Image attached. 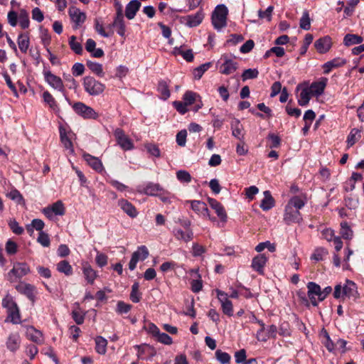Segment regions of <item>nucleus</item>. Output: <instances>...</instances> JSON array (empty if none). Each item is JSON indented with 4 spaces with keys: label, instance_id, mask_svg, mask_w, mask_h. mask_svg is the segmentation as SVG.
I'll use <instances>...</instances> for the list:
<instances>
[{
    "label": "nucleus",
    "instance_id": "59",
    "mask_svg": "<svg viewBox=\"0 0 364 364\" xmlns=\"http://www.w3.org/2000/svg\"><path fill=\"white\" fill-rule=\"evenodd\" d=\"M133 254L137 255V257H139V260L144 261L149 256V250L146 246L141 245V246L139 247L137 250L134 252Z\"/></svg>",
    "mask_w": 364,
    "mask_h": 364
},
{
    "label": "nucleus",
    "instance_id": "29",
    "mask_svg": "<svg viewBox=\"0 0 364 364\" xmlns=\"http://www.w3.org/2000/svg\"><path fill=\"white\" fill-rule=\"evenodd\" d=\"M59 132L60 141L64 147L67 149H69L71 152H73V143L68 136L66 129L63 127H60Z\"/></svg>",
    "mask_w": 364,
    "mask_h": 364
},
{
    "label": "nucleus",
    "instance_id": "13",
    "mask_svg": "<svg viewBox=\"0 0 364 364\" xmlns=\"http://www.w3.org/2000/svg\"><path fill=\"white\" fill-rule=\"evenodd\" d=\"M332 45L331 38L328 36H326L316 40L314 43V46L317 51L320 53H326L328 52Z\"/></svg>",
    "mask_w": 364,
    "mask_h": 364
},
{
    "label": "nucleus",
    "instance_id": "4",
    "mask_svg": "<svg viewBox=\"0 0 364 364\" xmlns=\"http://www.w3.org/2000/svg\"><path fill=\"white\" fill-rule=\"evenodd\" d=\"M73 109L77 114L83 117L84 119H96L99 116L98 114L91 107H89L81 102L74 103L73 105Z\"/></svg>",
    "mask_w": 364,
    "mask_h": 364
},
{
    "label": "nucleus",
    "instance_id": "8",
    "mask_svg": "<svg viewBox=\"0 0 364 364\" xmlns=\"http://www.w3.org/2000/svg\"><path fill=\"white\" fill-rule=\"evenodd\" d=\"M217 296L220 302L221 303L223 312L229 316H232L233 308L232 302L228 299V294L224 291L216 289Z\"/></svg>",
    "mask_w": 364,
    "mask_h": 364
},
{
    "label": "nucleus",
    "instance_id": "47",
    "mask_svg": "<svg viewBox=\"0 0 364 364\" xmlns=\"http://www.w3.org/2000/svg\"><path fill=\"white\" fill-rule=\"evenodd\" d=\"M19 24L23 29L28 28L30 21L28 14L25 9H21L18 16Z\"/></svg>",
    "mask_w": 364,
    "mask_h": 364
},
{
    "label": "nucleus",
    "instance_id": "17",
    "mask_svg": "<svg viewBox=\"0 0 364 364\" xmlns=\"http://www.w3.org/2000/svg\"><path fill=\"white\" fill-rule=\"evenodd\" d=\"M307 289H308V296L309 297V299L311 300V302L313 306H318V301H316L315 296H317L318 294L321 290V287L313 282H309L307 284Z\"/></svg>",
    "mask_w": 364,
    "mask_h": 364
},
{
    "label": "nucleus",
    "instance_id": "22",
    "mask_svg": "<svg viewBox=\"0 0 364 364\" xmlns=\"http://www.w3.org/2000/svg\"><path fill=\"white\" fill-rule=\"evenodd\" d=\"M21 339L18 333H11L6 341V348L11 352H16L20 347Z\"/></svg>",
    "mask_w": 364,
    "mask_h": 364
},
{
    "label": "nucleus",
    "instance_id": "34",
    "mask_svg": "<svg viewBox=\"0 0 364 364\" xmlns=\"http://www.w3.org/2000/svg\"><path fill=\"white\" fill-rule=\"evenodd\" d=\"M363 41V38L358 35L346 34L343 38V43L346 46H350L355 44H360Z\"/></svg>",
    "mask_w": 364,
    "mask_h": 364
},
{
    "label": "nucleus",
    "instance_id": "52",
    "mask_svg": "<svg viewBox=\"0 0 364 364\" xmlns=\"http://www.w3.org/2000/svg\"><path fill=\"white\" fill-rule=\"evenodd\" d=\"M69 45L70 48L76 53L81 54L82 53V46L80 43L76 41V37L72 36L69 39Z\"/></svg>",
    "mask_w": 364,
    "mask_h": 364
},
{
    "label": "nucleus",
    "instance_id": "55",
    "mask_svg": "<svg viewBox=\"0 0 364 364\" xmlns=\"http://www.w3.org/2000/svg\"><path fill=\"white\" fill-rule=\"evenodd\" d=\"M215 356L218 360L222 364H228L230 363V355L228 353L223 352L221 350H217Z\"/></svg>",
    "mask_w": 364,
    "mask_h": 364
},
{
    "label": "nucleus",
    "instance_id": "39",
    "mask_svg": "<svg viewBox=\"0 0 364 364\" xmlns=\"http://www.w3.org/2000/svg\"><path fill=\"white\" fill-rule=\"evenodd\" d=\"M340 234L345 240H351L353 236V232L349 227L348 223L343 222L341 223Z\"/></svg>",
    "mask_w": 364,
    "mask_h": 364
},
{
    "label": "nucleus",
    "instance_id": "60",
    "mask_svg": "<svg viewBox=\"0 0 364 364\" xmlns=\"http://www.w3.org/2000/svg\"><path fill=\"white\" fill-rule=\"evenodd\" d=\"M95 28L100 35L105 38L110 37L114 34V31H105L102 25L97 20L95 21Z\"/></svg>",
    "mask_w": 364,
    "mask_h": 364
},
{
    "label": "nucleus",
    "instance_id": "63",
    "mask_svg": "<svg viewBox=\"0 0 364 364\" xmlns=\"http://www.w3.org/2000/svg\"><path fill=\"white\" fill-rule=\"evenodd\" d=\"M344 202L346 206L350 210L355 209L358 205V200L351 196L346 197Z\"/></svg>",
    "mask_w": 364,
    "mask_h": 364
},
{
    "label": "nucleus",
    "instance_id": "62",
    "mask_svg": "<svg viewBox=\"0 0 364 364\" xmlns=\"http://www.w3.org/2000/svg\"><path fill=\"white\" fill-rule=\"evenodd\" d=\"M313 41V36L310 33H308L305 36V38L304 41V45L301 46L300 49V54L304 55L309 46V45L312 43Z\"/></svg>",
    "mask_w": 364,
    "mask_h": 364
},
{
    "label": "nucleus",
    "instance_id": "54",
    "mask_svg": "<svg viewBox=\"0 0 364 364\" xmlns=\"http://www.w3.org/2000/svg\"><path fill=\"white\" fill-rule=\"evenodd\" d=\"M265 248H267L269 252H274L276 250L275 245L271 243L269 241H266L264 242L259 243L256 247L255 250L258 252L263 251Z\"/></svg>",
    "mask_w": 364,
    "mask_h": 364
},
{
    "label": "nucleus",
    "instance_id": "36",
    "mask_svg": "<svg viewBox=\"0 0 364 364\" xmlns=\"http://www.w3.org/2000/svg\"><path fill=\"white\" fill-rule=\"evenodd\" d=\"M254 320L260 326V328L257 331L256 334L257 339L259 341L266 342L268 340L269 336L264 335V331H266L265 324L262 321L257 319L255 316H254Z\"/></svg>",
    "mask_w": 364,
    "mask_h": 364
},
{
    "label": "nucleus",
    "instance_id": "45",
    "mask_svg": "<svg viewBox=\"0 0 364 364\" xmlns=\"http://www.w3.org/2000/svg\"><path fill=\"white\" fill-rule=\"evenodd\" d=\"M49 206L51 208L55 215L62 216L65 213V209L61 200H58Z\"/></svg>",
    "mask_w": 364,
    "mask_h": 364
},
{
    "label": "nucleus",
    "instance_id": "33",
    "mask_svg": "<svg viewBox=\"0 0 364 364\" xmlns=\"http://www.w3.org/2000/svg\"><path fill=\"white\" fill-rule=\"evenodd\" d=\"M8 311V317L6 321H10L11 323L14 324L19 323L21 321V316L19 309L16 305L14 308L9 309Z\"/></svg>",
    "mask_w": 364,
    "mask_h": 364
},
{
    "label": "nucleus",
    "instance_id": "43",
    "mask_svg": "<svg viewBox=\"0 0 364 364\" xmlns=\"http://www.w3.org/2000/svg\"><path fill=\"white\" fill-rule=\"evenodd\" d=\"M95 343L96 351L100 354H105L106 353V347L107 345V340L102 336H97L95 338Z\"/></svg>",
    "mask_w": 364,
    "mask_h": 364
},
{
    "label": "nucleus",
    "instance_id": "64",
    "mask_svg": "<svg viewBox=\"0 0 364 364\" xmlns=\"http://www.w3.org/2000/svg\"><path fill=\"white\" fill-rule=\"evenodd\" d=\"M156 338L159 342L166 345H170L173 342L172 338L168 334L161 333V331Z\"/></svg>",
    "mask_w": 364,
    "mask_h": 364
},
{
    "label": "nucleus",
    "instance_id": "2",
    "mask_svg": "<svg viewBox=\"0 0 364 364\" xmlns=\"http://www.w3.org/2000/svg\"><path fill=\"white\" fill-rule=\"evenodd\" d=\"M228 10L224 4L218 5L212 13L211 20L213 27L220 31L227 26Z\"/></svg>",
    "mask_w": 364,
    "mask_h": 364
},
{
    "label": "nucleus",
    "instance_id": "37",
    "mask_svg": "<svg viewBox=\"0 0 364 364\" xmlns=\"http://www.w3.org/2000/svg\"><path fill=\"white\" fill-rule=\"evenodd\" d=\"M82 272L87 282L90 284H93L97 277L96 272L90 265L84 266Z\"/></svg>",
    "mask_w": 364,
    "mask_h": 364
},
{
    "label": "nucleus",
    "instance_id": "61",
    "mask_svg": "<svg viewBox=\"0 0 364 364\" xmlns=\"http://www.w3.org/2000/svg\"><path fill=\"white\" fill-rule=\"evenodd\" d=\"M187 131L186 129L181 130L176 134V142L180 146H185L186 143Z\"/></svg>",
    "mask_w": 364,
    "mask_h": 364
},
{
    "label": "nucleus",
    "instance_id": "46",
    "mask_svg": "<svg viewBox=\"0 0 364 364\" xmlns=\"http://www.w3.org/2000/svg\"><path fill=\"white\" fill-rule=\"evenodd\" d=\"M360 0H349L347 6L344 8V18L351 16L354 12L355 6L359 4Z\"/></svg>",
    "mask_w": 364,
    "mask_h": 364
},
{
    "label": "nucleus",
    "instance_id": "57",
    "mask_svg": "<svg viewBox=\"0 0 364 364\" xmlns=\"http://www.w3.org/2000/svg\"><path fill=\"white\" fill-rule=\"evenodd\" d=\"M176 178L182 183H189L191 181L192 178L191 174L185 170L178 171L176 172Z\"/></svg>",
    "mask_w": 364,
    "mask_h": 364
},
{
    "label": "nucleus",
    "instance_id": "35",
    "mask_svg": "<svg viewBox=\"0 0 364 364\" xmlns=\"http://www.w3.org/2000/svg\"><path fill=\"white\" fill-rule=\"evenodd\" d=\"M18 291L24 294L31 300L33 299V287L29 284H18L16 287Z\"/></svg>",
    "mask_w": 364,
    "mask_h": 364
},
{
    "label": "nucleus",
    "instance_id": "12",
    "mask_svg": "<svg viewBox=\"0 0 364 364\" xmlns=\"http://www.w3.org/2000/svg\"><path fill=\"white\" fill-rule=\"evenodd\" d=\"M204 14L201 11L193 15H188L183 18V23L188 27H196L198 26L203 21Z\"/></svg>",
    "mask_w": 364,
    "mask_h": 364
},
{
    "label": "nucleus",
    "instance_id": "15",
    "mask_svg": "<svg viewBox=\"0 0 364 364\" xmlns=\"http://www.w3.org/2000/svg\"><path fill=\"white\" fill-rule=\"evenodd\" d=\"M343 296L355 299L358 298V293L356 284L348 279L346 280L345 285L343 287Z\"/></svg>",
    "mask_w": 364,
    "mask_h": 364
},
{
    "label": "nucleus",
    "instance_id": "9",
    "mask_svg": "<svg viewBox=\"0 0 364 364\" xmlns=\"http://www.w3.org/2000/svg\"><path fill=\"white\" fill-rule=\"evenodd\" d=\"M117 5L118 8L117 9L116 17L112 23V26H114L116 28H117V33L120 36L124 37L125 36L126 26L124 21L122 7L118 3Z\"/></svg>",
    "mask_w": 364,
    "mask_h": 364
},
{
    "label": "nucleus",
    "instance_id": "42",
    "mask_svg": "<svg viewBox=\"0 0 364 364\" xmlns=\"http://www.w3.org/2000/svg\"><path fill=\"white\" fill-rule=\"evenodd\" d=\"M211 63H205L195 68L193 70V75L195 79L200 80L204 73L207 71L211 67Z\"/></svg>",
    "mask_w": 364,
    "mask_h": 364
},
{
    "label": "nucleus",
    "instance_id": "51",
    "mask_svg": "<svg viewBox=\"0 0 364 364\" xmlns=\"http://www.w3.org/2000/svg\"><path fill=\"white\" fill-rule=\"evenodd\" d=\"M139 284L138 282H134L132 287V291L130 294V299L134 303H138L141 299V294L139 291Z\"/></svg>",
    "mask_w": 364,
    "mask_h": 364
},
{
    "label": "nucleus",
    "instance_id": "25",
    "mask_svg": "<svg viewBox=\"0 0 364 364\" xmlns=\"http://www.w3.org/2000/svg\"><path fill=\"white\" fill-rule=\"evenodd\" d=\"M30 272L29 267L26 263H16L9 274H14L16 277L21 278L28 274Z\"/></svg>",
    "mask_w": 364,
    "mask_h": 364
},
{
    "label": "nucleus",
    "instance_id": "23",
    "mask_svg": "<svg viewBox=\"0 0 364 364\" xmlns=\"http://www.w3.org/2000/svg\"><path fill=\"white\" fill-rule=\"evenodd\" d=\"M83 158L89 164V166H90L96 171L100 173L103 171V165L98 158L93 156L89 154H84Z\"/></svg>",
    "mask_w": 364,
    "mask_h": 364
},
{
    "label": "nucleus",
    "instance_id": "41",
    "mask_svg": "<svg viewBox=\"0 0 364 364\" xmlns=\"http://www.w3.org/2000/svg\"><path fill=\"white\" fill-rule=\"evenodd\" d=\"M134 348L138 350L137 356L140 359H143L144 358L143 355L145 354L149 350L151 351L150 353L151 356H154L156 354V352L154 350V348L152 347H151L150 346L145 344V343L142 344V345H136L134 346Z\"/></svg>",
    "mask_w": 364,
    "mask_h": 364
},
{
    "label": "nucleus",
    "instance_id": "58",
    "mask_svg": "<svg viewBox=\"0 0 364 364\" xmlns=\"http://www.w3.org/2000/svg\"><path fill=\"white\" fill-rule=\"evenodd\" d=\"M259 75V72L257 69H247L245 70L242 75V79L243 81H245L249 79H255L257 78Z\"/></svg>",
    "mask_w": 364,
    "mask_h": 364
},
{
    "label": "nucleus",
    "instance_id": "40",
    "mask_svg": "<svg viewBox=\"0 0 364 364\" xmlns=\"http://www.w3.org/2000/svg\"><path fill=\"white\" fill-rule=\"evenodd\" d=\"M87 66L92 73L97 75L98 76H104V72L102 64L96 62H92L91 60H87Z\"/></svg>",
    "mask_w": 364,
    "mask_h": 364
},
{
    "label": "nucleus",
    "instance_id": "27",
    "mask_svg": "<svg viewBox=\"0 0 364 364\" xmlns=\"http://www.w3.org/2000/svg\"><path fill=\"white\" fill-rule=\"evenodd\" d=\"M346 63V60L342 58H336L323 65V73H329L332 69L341 67Z\"/></svg>",
    "mask_w": 364,
    "mask_h": 364
},
{
    "label": "nucleus",
    "instance_id": "7",
    "mask_svg": "<svg viewBox=\"0 0 364 364\" xmlns=\"http://www.w3.org/2000/svg\"><path fill=\"white\" fill-rule=\"evenodd\" d=\"M114 135L117 144L123 150L128 151L132 150L134 148L133 142L125 134L124 132L122 129H116L114 132Z\"/></svg>",
    "mask_w": 364,
    "mask_h": 364
},
{
    "label": "nucleus",
    "instance_id": "20",
    "mask_svg": "<svg viewBox=\"0 0 364 364\" xmlns=\"http://www.w3.org/2000/svg\"><path fill=\"white\" fill-rule=\"evenodd\" d=\"M141 3L138 0H132L126 6L125 16L128 19H133L141 7Z\"/></svg>",
    "mask_w": 364,
    "mask_h": 364
},
{
    "label": "nucleus",
    "instance_id": "44",
    "mask_svg": "<svg viewBox=\"0 0 364 364\" xmlns=\"http://www.w3.org/2000/svg\"><path fill=\"white\" fill-rule=\"evenodd\" d=\"M299 26L301 29L305 31H309L311 28V19L309 17V12L307 11H304L303 12L302 16L300 18Z\"/></svg>",
    "mask_w": 364,
    "mask_h": 364
},
{
    "label": "nucleus",
    "instance_id": "11",
    "mask_svg": "<svg viewBox=\"0 0 364 364\" xmlns=\"http://www.w3.org/2000/svg\"><path fill=\"white\" fill-rule=\"evenodd\" d=\"M327 78L321 77L318 81L313 82L309 85V90L313 96H319L323 93L327 84Z\"/></svg>",
    "mask_w": 364,
    "mask_h": 364
},
{
    "label": "nucleus",
    "instance_id": "28",
    "mask_svg": "<svg viewBox=\"0 0 364 364\" xmlns=\"http://www.w3.org/2000/svg\"><path fill=\"white\" fill-rule=\"evenodd\" d=\"M69 15L72 21L77 25H80L83 23L86 18L85 14L74 6L69 9Z\"/></svg>",
    "mask_w": 364,
    "mask_h": 364
},
{
    "label": "nucleus",
    "instance_id": "1",
    "mask_svg": "<svg viewBox=\"0 0 364 364\" xmlns=\"http://www.w3.org/2000/svg\"><path fill=\"white\" fill-rule=\"evenodd\" d=\"M305 205V201L299 196H294L284 208L283 220L287 225L299 223L302 220L299 210Z\"/></svg>",
    "mask_w": 364,
    "mask_h": 364
},
{
    "label": "nucleus",
    "instance_id": "32",
    "mask_svg": "<svg viewBox=\"0 0 364 364\" xmlns=\"http://www.w3.org/2000/svg\"><path fill=\"white\" fill-rule=\"evenodd\" d=\"M18 46L22 53H26L29 47L30 41L28 34L21 33L18 36Z\"/></svg>",
    "mask_w": 364,
    "mask_h": 364
},
{
    "label": "nucleus",
    "instance_id": "14",
    "mask_svg": "<svg viewBox=\"0 0 364 364\" xmlns=\"http://www.w3.org/2000/svg\"><path fill=\"white\" fill-rule=\"evenodd\" d=\"M224 62L220 66V73L224 75H230L237 69V63L229 59L227 56L223 57Z\"/></svg>",
    "mask_w": 364,
    "mask_h": 364
},
{
    "label": "nucleus",
    "instance_id": "19",
    "mask_svg": "<svg viewBox=\"0 0 364 364\" xmlns=\"http://www.w3.org/2000/svg\"><path fill=\"white\" fill-rule=\"evenodd\" d=\"M173 233L176 240L183 241L186 243L193 238V232L192 230L183 231L180 228H174Z\"/></svg>",
    "mask_w": 364,
    "mask_h": 364
},
{
    "label": "nucleus",
    "instance_id": "6",
    "mask_svg": "<svg viewBox=\"0 0 364 364\" xmlns=\"http://www.w3.org/2000/svg\"><path fill=\"white\" fill-rule=\"evenodd\" d=\"M46 82L53 89L62 92L65 95V88L63 80L61 78L50 71L47 70L43 72Z\"/></svg>",
    "mask_w": 364,
    "mask_h": 364
},
{
    "label": "nucleus",
    "instance_id": "10",
    "mask_svg": "<svg viewBox=\"0 0 364 364\" xmlns=\"http://www.w3.org/2000/svg\"><path fill=\"white\" fill-rule=\"evenodd\" d=\"M186 203L191 204V209L196 213L201 214L203 216H208L209 218V219L211 220H215V218H212L210 216L207 205L204 202L200 201V200H187Z\"/></svg>",
    "mask_w": 364,
    "mask_h": 364
},
{
    "label": "nucleus",
    "instance_id": "18",
    "mask_svg": "<svg viewBox=\"0 0 364 364\" xmlns=\"http://www.w3.org/2000/svg\"><path fill=\"white\" fill-rule=\"evenodd\" d=\"M267 262V257L264 254L255 257L252 262V267L259 274H262L263 268Z\"/></svg>",
    "mask_w": 364,
    "mask_h": 364
},
{
    "label": "nucleus",
    "instance_id": "53",
    "mask_svg": "<svg viewBox=\"0 0 364 364\" xmlns=\"http://www.w3.org/2000/svg\"><path fill=\"white\" fill-rule=\"evenodd\" d=\"M196 97H198V95L196 92L186 91L183 96V102L187 106L193 105L196 100Z\"/></svg>",
    "mask_w": 364,
    "mask_h": 364
},
{
    "label": "nucleus",
    "instance_id": "26",
    "mask_svg": "<svg viewBox=\"0 0 364 364\" xmlns=\"http://www.w3.org/2000/svg\"><path fill=\"white\" fill-rule=\"evenodd\" d=\"M263 194L264 198L261 200L259 206L263 210L267 211L275 205V200L272 196L270 191H265Z\"/></svg>",
    "mask_w": 364,
    "mask_h": 364
},
{
    "label": "nucleus",
    "instance_id": "3",
    "mask_svg": "<svg viewBox=\"0 0 364 364\" xmlns=\"http://www.w3.org/2000/svg\"><path fill=\"white\" fill-rule=\"evenodd\" d=\"M85 90L90 95L96 96L103 92L105 86L93 77L86 76L83 79Z\"/></svg>",
    "mask_w": 364,
    "mask_h": 364
},
{
    "label": "nucleus",
    "instance_id": "30",
    "mask_svg": "<svg viewBox=\"0 0 364 364\" xmlns=\"http://www.w3.org/2000/svg\"><path fill=\"white\" fill-rule=\"evenodd\" d=\"M230 126L232 135L239 140H242L243 139V135L241 133L242 125L240 124V120L235 118L232 119Z\"/></svg>",
    "mask_w": 364,
    "mask_h": 364
},
{
    "label": "nucleus",
    "instance_id": "21",
    "mask_svg": "<svg viewBox=\"0 0 364 364\" xmlns=\"http://www.w3.org/2000/svg\"><path fill=\"white\" fill-rule=\"evenodd\" d=\"M26 336L28 339L36 344H41L43 342V333L41 331L36 329L33 326H28L27 328Z\"/></svg>",
    "mask_w": 364,
    "mask_h": 364
},
{
    "label": "nucleus",
    "instance_id": "48",
    "mask_svg": "<svg viewBox=\"0 0 364 364\" xmlns=\"http://www.w3.org/2000/svg\"><path fill=\"white\" fill-rule=\"evenodd\" d=\"M360 137V130L358 129H353L347 138L348 146L350 147L354 145Z\"/></svg>",
    "mask_w": 364,
    "mask_h": 364
},
{
    "label": "nucleus",
    "instance_id": "31",
    "mask_svg": "<svg viewBox=\"0 0 364 364\" xmlns=\"http://www.w3.org/2000/svg\"><path fill=\"white\" fill-rule=\"evenodd\" d=\"M161 191L163 188L159 183H149L146 185L144 193L148 196H156Z\"/></svg>",
    "mask_w": 364,
    "mask_h": 364
},
{
    "label": "nucleus",
    "instance_id": "50",
    "mask_svg": "<svg viewBox=\"0 0 364 364\" xmlns=\"http://www.w3.org/2000/svg\"><path fill=\"white\" fill-rule=\"evenodd\" d=\"M45 226L44 222L41 219H33L31 221V225L27 226V230L29 232H33V230L36 229L38 231L43 232V229Z\"/></svg>",
    "mask_w": 364,
    "mask_h": 364
},
{
    "label": "nucleus",
    "instance_id": "16",
    "mask_svg": "<svg viewBox=\"0 0 364 364\" xmlns=\"http://www.w3.org/2000/svg\"><path fill=\"white\" fill-rule=\"evenodd\" d=\"M208 200L210 206L215 211L220 219L222 221H225L227 214L223 205L214 198H208Z\"/></svg>",
    "mask_w": 364,
    "mask_h": 364
},
{
    "label": "nucleus",
    "instance_id": "38",
    "mask_svg": "<svg viewBox=\"0 0 364 364\" xmlns=\"http://www.w3.org/2000/svg\"><path fill=\"white\" fill-rule=\"evenodd\" d=\"M57 270L65 274L66 276H70L73 274V268L66 260H62L57 264Z\"/></svg>",
    "mask_w": 364,
    "mask_h": 364
},
{
    "label": "nucleus",
    "instance_id": "49",
    "mask_svg": "<svg viewBox=\"0 0 364 364\" xmlns=\"http://www.w3.org/2000/svg\"><path fill=\"white\" fill-rule=\"evenodd\" d=\"M158 91L161 93L162 98L166 100L170 97V91L166 81L161 80L158 84Z\"/></svg>",
    "mask_w": 364,
    "mask_h": 364
},
{
    "label": "nucleus",
    "instance_id": "24",
    "mask_svg": "<svg viewBox=\"0 0 364 364\" xmlns=\"http://www.w3.org/2000/svg\"><path fill=\"white\" fill-rule=\"evenodd\" d=\"M118 205L126 213L129 217L134 218H136L138 213L135 207L127 200H119L118 201Z\"/></svg>",
    "mask_w": 364,
    "mask_h": 364
},
{
    "label": "nucleus",
    "instance_id": "5",
    "mask_svg": "<svg viewBox=\"0 0 364 364\" xmlns=\"http://www.w3.org/2000/svg\"><path fill=\"white\" fill-rule=\"evenodd\" d=\"M296 91H300L297 97L298 104L301 107L306 106L311 100V97L313 96L309 88V82L304 81L299 84L296 87Z\"/></svg>",
    "mask_w": 364,
    "mask_h": 364
},
{
    "label": "nucleus",
    "instance_id": "56",
    "mask_svg": "<svg viewBox=\"0 0 364 364\" xmlns=\"http://www.w3.org/2000/svg\"><path fill=\"white\" fill-rule=\"evenodd\" d=\"M7 196L13 200H15L18 204L24 203V199L21 193L16 189L12 190L7 194Z\"/></svg>",
    "mask_w": 364,
    "mask_h": 364
}]
</instances>
